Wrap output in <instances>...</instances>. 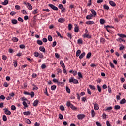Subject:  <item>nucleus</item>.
<instances>
[{"label":"nucleus","mask_w":126,"mask_h":126,"mask_svg":"<svg viewBox=\"0 0 126 126\" xmlns=\"http://www.w3.org/2000/svg\"><path fill=\"white\" fill-rule=\"evenodd\" d=\"M48 6H49V7H50V8L53 9V10L57 11L58 9V7H56V6H55L53 4H49Z\"/></svg>","instance_id":"3"},{"label":"nucleus","mask_w":126,"mask_h":126,"mask_svg":"<svg viewBox=\"0 0 126 126\" xmlns=\"http://www.w3.org/2000/svg\"><path fill=\"white\" fill-rule=\"evenodd\" d=\"M30 95L31 96V98H34L35 96V93L34 92L32 91L30 93Z\"/></svg>","instance_id":"17"},{"label":"nucleus","mask_w":126,"mask_h":126,"mask_svg":"<svg viewBox=\"0 0 126 126\" xmlns=\"http://www.w3.org/2000/svg\"><path fill=\"white\" fill-rule=\"evenodd\" d=\"M60 109L61 111H64V107L63 106H60Z\"/></svg>","instance_id":"59"},{"label":"nucleus","mask_w":126,"mask_h":126,"mask_svg":"<svg viewBox=\"0 0 126 126\" xmlns=\"http://www.w3.org/2000/svg\"><path fill=\"white\" fill-rule=\"evenodd\" d=\"M88 3L87 4L88 6H91V4H92V2H91V0H89L88 1Z\"/></svg>","instance_id":"64"},{"label":"nucleus","mask_w":126,"mask_h":126,"mask_svg":"<svg viewBox=\"0 0 126 126\" xmlns=\"http://www.w3.org/2000/svg\"><path fill=\"white\" fill-rule=\"evenodd\" d=\"M24 4L27 6V7L29 10H32V9H33V7L30 4V3L25 2Z\"/></svg>","instance_id":"2"},{"label":"nucleus","mask_w":126,"mask_h":126,"mask_svg":"<svg viewBox=\"0 0 126 126\" xmlns=\"http://www.w3.org/2000/svg\"><path fill=\"white\" fill-rule=\"evenodd\" d=\"M82 43H83V42L82 41V39H78L77 44H82Z\"/></svg>","instance_id":"42"},{"label":"nucleus","mask_w":126,"mask_h":126,"mask_svg":"<svg viewBox=\"0 0 126 126\" xmlns=\"http://www.w3.org/2000/svg\"><path fill=\"white\" fill-rule=\"evenodd\" d=\"M91 113L92 118H93V117H95V111H94V110H93V109L92 110Z\"/></svg>","instance_id":"22"},{"label":"nucleus","mask_w":126,"mask_h":126,"mask_svg":"<svg viewBox=\"0 0 126 126\" xmlns=\"http://www.w3.org/2000/svg\"><path fill=\"white\" fill-rule=\"evenodd\" d=\"M107 88L109 93H112V89L111 88V87L110 86H108Z\"/></svg>","instance_id":"41"},{"label":"nucleus","mask_w":126,"mask_h":126,"mask_svg":"<svg viewBox=\"0 0 126 126\" xmlns=\"http://www.w3.org/2000/svg\"><path fill=\"white\" fill-rule=\"evenodd\" d=\"M109 4H110L111 6H113V7H115V6H116V3H115L114 1H109Z\"/></svg>","instance_id":"12"},{"label":"nucleus","mask_w":126,"mask_h":126,"mask_svg":"<svg viewBox=\"0 0 126 126\" xmlns=\"http://www.w3.org/2000/svg\"><path fill=\"white\" fill-rule=\"evenodd\" d=\"M38 13V9H36L32 12V14H37Z\"/></svg>","instance_id":"55"},{"label":"nucleus","mask_w":126,"mask_h":126,"mask_svg":"<svg viewBox=\"0 0 126 126\" xmlns=\"http://www.w3.org/2000/svg\"><path fill=\"white\" fill-rule=\"evenodd\" d=\"M0 99H1V100H5V96L3 95H1L0 96Z\"/></svg>","instance_id":"51"},{"label":"nucleus","mask_w":126,"mask_h":126,"mask_svg":"<svg viewBox=\"0 0 126 126\" xmlns=\"http://www.w3.org/2000/svg\"><path fill=\"white\" fill-rule=\"evenodd\" d=\"M4 113L6 115H7L8 116H10V115H11V112H10L9 110H5Z\"/></svg>","instance_id":"20"},{"label":"nucleus","mask_w":126,"mask_h":126,"mask_svg":"<svg viewBox=\"0 0 126 126\" xmlns=\"http://www.w3.org/2000/svg\"><path fill=\"white\" fill-rule=\"evenodd\" d=\"M11 22L13 24H17V20L13 19L11 20Z\"/></svg>","instance_id":"32"},{"label":"nucleus","mask_w":126,"mask_h":126,"mask_svg":"<svg viewBox=\"0 0 126 126\" xmlns=\"http://www.w3.org/2000/svg\"><path fill=\"white\" fill-rule=\"evenodd\" d=\"M74 31L76 33H77L79 31V27L77 25H75Z\"/></svg>","instance_id":"6"},{"label":"nucleus","mask_w":126,"mask_h":126,"mask_svg":"<svg viewBox=\"0 0 126 126\" xmlns=\"http://www.w3.org/2000/svg\"><path fill=\"white\" fill-rule=\"evenodd\" d=\"M55 56L56 58H57V59H59L60 58V55H59V54H58V53H55Z\"/></svg>","instance_id":"62"},{"label":"nucleus","mask_w":126,"mask_h":126,"mask_svg":"<svg viewBox=\"0 0 126 126\" xmlns=\"http://www.w3.org/2000/svg\"><path fill=\"white\" fill-rule=\"evenodd\" d=\"M90 11L93 17H95L97 16V12H96V11H95L94 10L91 9L90 10Z\"/></svg>","instance_id":"4"},{"label":"nucleus","mask_w":126,"mask_h":126,"mask_svg":"<svg viewBox=\"0 0 126 126\" xmlns=\"http://www.w3.org/2000/svg\"><path fill=\"white\" fill-rule=\"evenodd\" d=\"M25 122L26 123H27V124H31V121H30V120L28 119H25Z\"/></svg>","instance_id":"48"},{"label":"nucleus","mask_w":126,"mask_h":126,"mask_svg":"<svg viewBox=\"0 0 126 126\" xmlns=\"http://www.w3.org/2000/svg\"><path fill=\"white\" fill-rule=\"evenodd\" d=\"M48 40L49 42H52V41H53V37H52V36L49 35L48 36Z\"/></svg>","instance_id":"35"},{"label":"nucleus","mask_w":126,"mask_h":126,"mask_svg":"<svg viewBox=\"0 0 126 126\" xmlns=\"http://www.w3.org/2000/svg\"><path fill=\"white\" fill-rule=\"evenodd\" d=\"M2 4L3 5H7V4H8V0H5L4 1V2H3V3H2Z\"/></svg>","instance_id":"30"},{"label":"nucleus","mask_w":126,"mask_h":126,"mask_svg":"<svg viewBox=\"0 0 126 126\" xmlns=\"http://www.w3.org/2000/svg\"><path fill=\"white\" fill-rule=\"evenodd\" d=\"M91 57V53L90 52H89L87 54L86 59H90Z\"/></svg>","instance_id":"36"},{"label":"nucleus","mask_w":126,"mask_h":126,"mask_svg":"<svg viewBox=\"0 0 126 126\" xmlns=\"http://www.w3.org/2000/svg\"><path fill=\"white\" fill-rule=\"evenodd\" d=\"M66 35H67V37H68V38H70V39L72 38V36H71V34L67 33L66 34Z\"/></svg>","instance_id":"52"},{"label":"nucleus","mask_w":126,"mask_h":126,"mask_svg":"<svg viewBox=\"0 0 126 126\" xmlns=\"http://www.w3.org/2000/svg\"><path fill=\"white\" fill-rule=\"evenodd\" d=\"M70 108H71V109L72 110H73V111H76V110H77V107H76L75 106H74L73 105H71V106L70 107Z\"/></svg>","instance_id":"18"},{"label":"nucleus","mask_w":126,"mask_h":126,"mask_svg":"<svg viewBox=\"0 0 126 126\" xmlns=\"http://www.w3.org/2000/svg\"><path fill=\"white\" fill-rule=\"evenodd\" d=\"M46 67H47V66H46V65L45 64H43L41 65V68L42 69H45V68H46Z\"/></svg>","instance_id":"57"},{"label":"nucleus","mask_w":126,"mask_h":126,"mask_svg":"<svg viewBox=\"0 0 126 126\" xmlns=\"http://www.w3.org/2000/svg\"><path fill=\"white\" fill-rule=\"evenodd\" d=\"M16 14V12L14 11H12L10 12V15H12V16H14V15Z\"/></svg>","instance_id":"58"},{"label":"nucleus","mask_w":126,"mask_h":126,"mask_svg":"<svg viewBox=\"0 0 126 126\" xmlns=\"http://www.w3.org/2000/svg\"><path fill=\"white\" fill-rule=\"evenodd\" d=\"M14 66L16 67L17 66V61L16 60H14L13 62Z\"/></svg>","instance_id":"33"},{"label":"nucleus","mask_w":126,"mask_h":126,"mask_svg":"<svg viewBox=\"0 0 126 126\" xmlns=\"http://www.w3.org/2000/svg\"><path fill=\"white\" fill-rule=\"evenodd\" d=\"M20 49H24L25 48V45H23V44H21L20 46Z\"/></svg>","instance_id":"60"},{"label":"nucleus","mask_w":126,"mask_h":126,"mask_svg":"<svg viewBox=\"0 0 126 126\" xmlns=\"http://www.w3.org/2000/svg\"><path fill=\"white\" fill-rule=\"evenodd\" d=\"M15 8V9H17V10H19V9H20V7L19 5H16Z\"/></svg>","instance_id":"63"},{"label":"nucleus","mask_w":126,"mask_h":126,"mask_svg":"<svg viewBox=\"0 0 126 126\" xmlns=\"http://www.w3.org/2000/svg\"><path fill=\"white\" fill-rule=\"evenodd\" d=\"M2 119L4 122H6L7 121V117H6V115H3Z\"/></svg>","instance_id":"29"},{"label":"nucleus","mask_w":126,"mask_h":126,"mask_svg":"<svg viewBox=\"0 0 126 126\" xmlns=\"http://www.w3.org/2000/svg\"><path fill=\"white\" fill-rule=\"evenodd\" d=\"M58 22H60V23H63L65 21V19L63 18H60L58 20Z\"/></svg>","instance_id":"7"},{"label":"nucleus","mask_w":126,"mask_h":126,"mask_svg":"<svg viewBox=\"0 0 126 126\" xmlns=\"http://www.w3.org/2000/svg\"><path fill=\"white\" fill-rule=\"evenodd\" d=\"M60 65L63 67V68H65V65H64V63L63 60L60 61Z\"/></svg>","instance_id":"10"},{"label":"nucleus","mask_w":126,"mask_h":126,"mask_svg":"<svg viewBox=\"0 0 126 126\" xmlns=\"http://www.w3.org/2000/svg\"><path fill=\"white\" fill-rule=\"evenodd\" d=\"M37 43L38 45H40V46H42V45H43V42L41 40H37Z\"/></svg>","instance_id":"38"},{"label":"nucleus","mask_w":126,"mask_h":126,"mask_svg":"<svg viewBox=\"0 0 126 126\" xmlns=\"http://www.w3.org/2000/svg\"><path fill=\"white\" fill-rule=\"evenodd\" d=\"M44 93L46 95V96H49V93H48V90H47V88H45Z\"/></svg>","instance_id":"45"},{"label":"nucleus","mask_w":126,"mask_h":126,"mask_svg":"<svg viewBox=\"0 0 126 126\" xmlns=\"http://www.w3.org/2000/svg\"><path fill=\"white\" fill-rule=\"evenodd\" d=\"M100 24H104V23H105V20H104L103 19H100Z\"/></svg>","instance_id":"46"},{"label":"nucleus","mask_w":126,"mask_h":126,"mask_svg":"<svg viewBox=\"0 0 126 126\" xmlns=\"http://www.w3.org/2000/svg\"><path fill=\"white\" fill-rule=\"evenodd\" d=\"M100 43H102V44H104L105 43V39L103 38H101L100 39Z\"/></svg>","instance_id":"47"},{"label":"nucleus","mask_w":126,"mask_h":126,"mask_svg":"<svg viewBox=\"0 0 126 126\" xmlns=\"http://www.w3.org/2000/svg\"><path fill=\"white\" fill-rule=\"evenodd\" d=\"M97 88L98 92H102V90L101 89V87L100 86V85H97Z\"/></svg>","instance_id":"31"},{"label":"nucleus","mask_w":126,"mask_h":126,"mask_svg":"<svg viewBox=\"0 0 126 126\" xmlns=\"http://www.w3.org/2000/svg\"><path fill=\"white\" fill-rule=\"evenodd\" d=\"M86 19H88V20H90V19H92L93 18V17L92 16V14H90V15H87L86 17Z\"/></svg>","instance_id":"11"},{"label":"nucleus","mask_w":126,"mask_h":126,"mask_svg":"<svg viewBox=\"0 0 126 126\" xmlns=\"http://www.w3.org/2000/svg\"><path fill=\"white\" fill-rule=\"evenodd\" d=\"M89 87L92 90H96V87L94 86L89 85Z\"/></svg>","instance_id":"14"},{"label":"nucleus","mask_w":126,"mask_h":126,"mask_svg":"<svg viewBox=\"0 0 126 126\" xmlns=\"http://www.w3.org/2000/svg\"><path fill=\"white\" fill-rule=\"evenodd\" d=\"M86 24H87V25H92V24H94V21H87L86 22Z\"/></svg>","instance_id":"8"},{"label":"nucleus","mask_w":126,"mask_h":126,"mask_svg":"<svg viewBox=\"0 0 126 126\" xmlns=\"http://www.w3.org/2000/svg\"><path fill=\"white\" fill-rule=\"evenodd\" d=\"M11 110H12V111H15V110H16V107L14 105H12L11 106Z\"/></svg>","instance_id":"40"},{"label":"nucleus","mask_w":126,"mask_h":126,"mask_svg":"<svg viewBox=\"0 0 126 126\" xmlns=\"http://www.w3.org/2000/svg\"><path fill=\"white\" fill-rule=\"evenodd\" d=\"M68 28L69 30H70L72 28V25H71V24H69L68 25Z\"/></svg>","instance_id":"50"},{"label":"nucleus","mask_w":126,"mask_h":126,"mask_svg":"<svg viewBox=\"0 0 126 126\" xmlns=\"http://www.w3.org/2000/svg\"><path fill=\"white\" fill-rule=\"evenodd\" d=\"M119 103L121 104H125V103H126V99L125 98L122 99L121 100H120Z\"/></svg>","instance_id":"25"},{"label":"nucleus","mask_w":126,"mask_h":126,"mask_svg":"<svg viewBox=\"0 0 126 126\" xmlns=\"http://www.w3.org/2000/svg\"><path fill=\"white\" fill-rule=\"evenodd\" d=\"M73 83H74V84H78V80H77V79H75L74 80V82H73Z\"/></svg>","instance_id":"53"},{"label":"nucleus","mask_w":126,"mask_h":126,"mask_svg":"<svg viewBox=\"0 0 126 126\" xmlns=\"http://www.w3.org/2000/svg\"><path fill=\"white\" fill-rule=\"evenodd\" d=\"M57 88V86L56 85H53L51 87V90H56V89Z\"/></svg>","instance_id":"39"},{"label":"nucleus","mask_w":126,"mask_h":126,"mask_svg":"<svg viewBox=\"0 0 126 126\" xmlns=\"http://www.w3.org/2000/svg\"><path fill=\"white\" fill-rule=\"evenodd\" d=\"M22 13L23 14H25V15H26V14H27V12H26V11L25 10H22Z\"/></svg>","instance_id":"61"},{"label":"nucleus","mask_w":126,"mask_h":126,"mask_svg":"<svg viewBox=\"0 0 126 126\" xmlns=\"http://www.w3.org/2000/svg\"><path fill=\"white\" fill-rule=\"evenodd\" d=\"M118 36L120 37V38H126V36L125 34H122L118 33Z\"/></svg>","instance_id":"24"},{"label":"nucleus","mask_w":126,"mask_h":126,"mask_svg":"<svg viewBox=\"0 0 126 126\" xmlns=\"http://www.w3.org/2000/svg\"><path fill=\"white\" fill-rule=\"evenodd\" d=\"M74 79H75L74 78L71 77L70 79H69V82L70 83H71V82L73 83Z\"/></svg>","instance_id":"43"},{"label":"nucleus","mask_w":126,"mask_h":126,"mask_svg":"<svg viewBox=\"0 0 126 126\" xmlns=\"http://www.w3.org/2000/svg\"><path fill=\"white\" fill-rule=\"evenodd\" d=\"M39 50L40 51H41V52H43V53H45V52H46L45 47L43 46L39 47Z\"/></svg>","instance_id":"15"},{"label":"nucleus","mask_w":126,"mask_h":126,"mask_svg":"<svg viewBox=\"0 0 126 126\" xmlns=\"http://www.w3.org/2000/svg\"><path fill=\"white\" fill-rule=\"evenodd\" d=\"M99 104H98L97 103H95L94 105V110H95V111H98V110H99Z\"/></svg>","instance_id":"9"},{"label":"nucleus","mask_w":126,"mask_h":126,"mask_svg":"<svg viewBox=\"0 0 126 126\" xmlns=\"http://www.w3.org/2000/svg\"><path fill=\"white\" fill-rule=\"evenodd\" d=\"M78 76L80 78H83V76H82V74H81V72H78Z\"/></svg>","instance_id":"49"},{"label":"nucleus","mask_w":126,"mask_h":126,"mask_svg":"<svg viewBox=\"0 0 126 126\" xmlns=\"http://www.w3.org/2000/svg\"><path fill=\"white\" fill-rule=\"evenodd\" d=\"M121 106L120 105H115L114 110H120Z\"/></svg>","instance_id":"28"},{"label":"nucleus","mask_w":126,"mask_h":126,"mask_svg":"<svg viewBox=\"0 0 126 126\" xmlns=\"http://www.w3.org/2000/svg\"><path fill=\"white\" fill-rule=\"evenodd\" d=\"M31 114V112L30 111H25L23 112L24 116H29Z\"/></svg>","instance_id":"16"},{"label":"nucleus","mask_w":126,"mask_h":126,"mask_svg":"<svg viewBox=\"0 0 126 126\" xmlns=\"http://www.w3.org/2000/svg\"><path fill=\"white\" fill-rule=\"evenodd\" d=\"M103 8L105 10H109V9H110V8L106 4L103 5Z\"/></svg>","instance_id":"23"},{"label":"nucleus","mask_w":126,"mask_h":126,"mask_svg":"<svg viewBox=\"0 0 126 126\" xmlns=\"http://www.w3.org/2000/svg\"><path fill=\"white\" fill-rule=\"evenodd\" d=\"M66 91L67 93H70V89L67 86L66 87Z\"/></svg>","instance_id":"44"},{"label":"nucleus","mask_w":126,"mask_h":126,"mask_svg":"<svg viewBox=\"0 0 126 126\" xmlns=\"http://www.w3.org/2000/svg\"><path fill=\"white\" fill-rule=\"evenodd\" d=\"M38 104H39V100H36L33 102V105L34 107H36V106H38Z\"/></svg>","instance_id":"13"},{"label":"nucleus","mask_w":126,"mask_h":126,"mask_svg":"<svg viewBox=\"0 0 126 126\" xmlns=\"http://www.w3.org/2000/svg\"><path fill=\"white\" fill-rule=\"evenodd\" d=\"M66 105L67 107H70V106L72 105V104H71V103H70V102L67 101V102H66Z\"/></svg>","instance_id":"37"},{"label":"nucleus","mask_w":126,"mask_h":126,"mask_svg":"<svg viewBox=\"0 0 126 126\" xmlns=\"http://www.w3.org/2000/svg\"><path fill=\"white\" fill-rule=\"evenodd\" d=\"M23 105L24 106V109H26V108L28 107V105H27V103H26L25 101L23 102Z\"/></svg>","instance_id":"21"},{"label":"nucleus","mask_w":126,"mask_h":126,"mask_svg":"<svg viewBox=\"0 0 126 126\" xmlns=\"http://www.w3.org/2000/svg\"><path fill=\"white\" fill-rule=\"evenodd\" d=\"M80 54H81V51H80V50H78L76 53V57H79V55H80Z\"/></svg>","instance_id":"19"},{"label":"nucleus","mask_w":126,"mask_h":126,"mask_svg":"<svg viewBox=\"0 0 126 126\" xmlns=\"http://www.w3.org/2000/svg\"><path fill=\"white\" fill-rule=\"evenodd\" d=\"M59 118L60 119V120H63V115L59 114Z\"/></svg>","instance_id":"54"},{"label":"nucleus","mask_w":126,"mask_h":126,"mask_svg":"<svg viewBox=\"0 0 126 126\" xmlns=\"http://www.w3.org/2000/svg\"><path fill=\"white\" fill-rule=\"evenodd\" d=\"M34 57H39V53L37 52H35L34 53Z\"/></svg>","instance_id":"56"},{"label":"nucleus","mask_w":126,"mask_h":126,"mask_svg":"<svg viewBox=\"0 0 126 126\" xmlns=\"http://www.w3.org/2000/svg\"><path fill=\"white\" fill-rule=\"evenodd\" d=\"M85 33L83 34V38H87V39H91V35H89V33H88V30L86 29H85Z\"/></svg>","instance_id":"1"},{"label":"nucleus","mask_w":126,"mask_h":126,"mask_svg":"<svg viewBox=\"0 0 126 126\" xmlns=\"http://www.w3.org/2000/svg\"><path fill=\"white\" fill-rule=\"evenodd\" d=\"M12 40L13 42H18V38H17V37H13L12 38Z\"/></svg>","instance_id":"26"},{"label":"nucleus","mask_w":126,"mask_h":126,"mask_svg":"<svg viewBox=\"0 0 126 126\" xmlns=\"http://www.w3.org/2000/svg\"><path fill=\"white\" fill-rule=\"evenodd\" d=\"M77 118L78 120H82V119H84V118H85V115L78 114V115H77Z\"/></svg>","instance_id":"5"},{"label":"nucleus","mask_w":126,"mask_h":126,"mask_svg":"<svg viewBox=\"0 0 126 126\" xmlns=\"http://www.w3.org/2000/svg\"><path fill=\"white\" fill-rule=\"evenodd\" d=\"M84 56H85V52L82 53L79 56V59H82Z\"/></svg>","instance_id":"27"},{"label":"nucleus","mask_w":126,"mask_h":126,"mask_svg":"<svg viewBox=\"0 0 126 126\" xmlns=\"http://www.w3.org/2000/svg\"><path fill=\"white\" fill-rule=\"evenodd\" d=\"M56 34H57L58 37H60V38H63V37L61 35V33H60V32H59L58 31H56Z\"/></svg>","instance_id":"34"}]
</instances>
